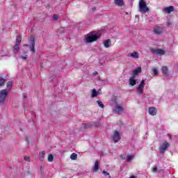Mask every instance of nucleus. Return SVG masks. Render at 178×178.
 <instances>
[{
	"label": "nucleus",
	"mask_w": 178,
	"mask_h": 178,
	"mask_svg": "<svg viewBox=\"0 0 178 178\" xmlns=\"http://www.w3.org/2000/svg\"><path fill=\"white\" fill-rule=\"evenodd\" d=\"M101 37V33H90L85 35L84 41L86 44H90L97 41L98 38Z\"/></svg>",
	"instance_id": "f257e3e1"
},
{
	"label": "nucleus",
	"mask_w": 178,
	"mask_h": 178,
	"mask_svg": "<svg viewBox=\"0 0 178 178\" xmlns=\"http://www.w3.org/2000/svg\"><path fill=\"white\" fill-rule=\"evenodd\" d=\"M111 106L113 108V113H116V115H121V113H123V111H124V108L122 106V104L119 103L118 99L113 102Z\"/></svg>",
	"instance_id": "f03ea898"
},
{
	"label": "nucleus",
	"mask_w": 178,
	"mask_h": 178,
	"mask_svg": "<svg viewBox=\"0 0 178 178\" xmlns=\"http://www.w3.org/2000/svg\"><path fill=\"white\" fill-rule=\"evenodd\" d=\"M138 10L140 13H147V12H149V9L147 6V3L144 0H140Z\"/></svg>",
	"instance_id": "7ed1b4c3"
},
{
	"label": "nucleus",
	"mask_w": 178,
	"mask_h": 178,
	"mask_svg": "<svg viewBox=\"0 0 178 178\" xmlns=\"http://www.w3.org/2000/svg\"><path fill=\"white\" fill-rule=\"evenodd\" d=\"M144 87H145V80H142L138 86L136 88L138 94H143L144 92Z\"/></svg>",
	"instance_id": "20e7f679"
},
{
	"label": "nucleus",
	"mask_w": 178,
	"mask_h": 178,
	"mask_svg": "<svg viewBox=\"0 0 178 178\" xmlns=\"http://www.w3.org/2000/svg\"><path fill=\"white\" fill-rule=\"evenodd\" d=\"M8 97V92L6 90L3 89L0 91V104H3L5 99Z\"/></svg>",
	"instance_id": "39448f33"
},
{
	"label": "nucleus",
	"mask_w": 178,
	"mask_h": 178,
	"mask_svg": "<svg viewBox=\"0 0 178 178\" xmlns=\"http://www.w3.org/2000/svg\"><path fill=\"white\" fill-rule=\"evenodd\" d=\"M98 126H99V122H89L88 124H82V128L83 129H88L90 127H98Z\"/></svg>",
	"instance_id": "423d86ee"
},
{
	"label": "nucleus",
	"mask_w": 178,
	"mask_h": 178,
	"mask_svg": "<svg viewBox=\"0 0 178 178\" xmlns=\"http://www.w3.org/2000/svg\"><path fill=\"white\" fill-rule=\"evenodd\" d=\"M111 138L113 141H114V143H119V141L120 140V133H119V131H114L111 136Z\"/></svg>",
	"instance_id": "0eeeda50"
},
{
	"label": "nucleus",
	"mask_w": 178,
	"mask_h": 178,
	"mask_svg": "<svg viewBox=\"0 0 178 178\" xmlns=\"http://www.w3.org/2000/svg\"><path fill=\"white\" fill-rule=\"evenodd\" d=\"M151 52L154 55H157L158 56H162V55H165V51L162 49H151Z\"/></svg>",
	"instance_id": "6e6552de"
},
{
	"label": "nucleus",
	"mask_w": 178,
	"mask_h": 178,
	"mask_svg": "<svg viewBox=\"0 0 178 178\" xmlns=\"http://www.w3.org/2000/svg\"><path fill=\"white\" fill-rule=\"evenodd\" d=\"M168 148H169V143L168 142L163 143L159 147L160 152L165 154V150L168 149Z\"/></svg>",
	"instance_id": "1a4fd4ad"
},
{
	"label": "nucleus",
	"mask_w": 178,
	"mask_h": 178,
	"mask_svg": "<svg viewBox=\"0 0 178 178\" xmlns=\"http://www.w3.org/2000/svg\"><path fill=\"white\" fill-rule=\"evenodd\" d=\"M29 45L31 52H35V49H34V45H35V42L34 41V36H31L29 39Z\"/></svg>",
	"instance_id": "9d476101"
},
{
	"label": "nucleus",
	"mask_w": 178,
	"mask_h": 178,
	"mask_svg": "<svg viewBox=\"0 0 178 178\" xmlns=\"http://www.w3.org/2000/svg\"><path fill=\"white\" fill-rule=\"evenodd\" d=\"M103 45L104 48H111V45H112V40H111V39L104 40Z\"/></svg>",
	"instance_id": "9b49d317"
},
{
	"label": "nucleus",
	"mask_w": 178,
	"mask_h": 178,
	"mask_svg": "<svg viewBox=\"0 0 178 178\" xmlns=\"http://www.w3.org/2000/svg\"><path fill=\"white\" fill-rule=\"evenodd\" d=\"M137 84V79H136L135 76H131L129 78V86H134Z\"/></svg>",
	"instance_id": "f8f14e48"
},
{
	"label": "nucleus",
	"mask_w": 178,
	"mask_h": 178,
	"mask_svg": "<svg viewBox=\"0 0 178 178\" xmlns=\"http://www.w3.org/2000/svg\"><path fill=\"white\" fill-rule=\"evenodd\" d=\"M154 34H162L163 32V29L162 28H160L159 26H154L153 30Z\"/></svg>",
	"instance_id": "ddd939ff"
},
{
	"label": "nucleus",
	"mask_w": 178,
	"mask_h": 178,
	"mask_svg": "<svg viewBox=\"0 0 178 178\" xmlns=\"http://www.w3.org/2000/svg\"><path fill=\"white\" fill-rule=\"evenodd\" d=\"M161 72L165 76H169V68L168 67V66H163L161 67Z\"/></svg>",
	"instance_id": "4468645a"
},
{
	"label": "nucleus",
	"mask_w": 178,
	"mask_h": 178,
	"mask_svg": "<svg viewBox=\"0 0 178 178\" xmlns=\"http://www.w3.org/2000/svg\"><path fill=\"white\" fill-rule=\"evenodd\" d=\"M163 10L165 12V13H170L175 10V7L170 6L169 7H165Z\"/></svg>",
	"instance_id": "2eb2a0df"
},
{
	"label": "nucleus",
	"mask_w": 178,
	"mask_h": 178,
	"mask_svg": "<svg viewBox=\"0 0 178 178\" xmlns=\"http://www.w3.org/2000/svg\"><path fill=\"white\" fill-rule=\"evenodd\" d=\"M129 56L134 59H138L140 58V54H138V52L137 51H134L129 54Z\"/></svg>",
	"instance_id": "dca6fc26"
},
{
	"label": "nucleus",
	"mask_w": 178,
	"mask_h": 178,
	"mask_svg": "<svg viewBox=\"0 0 178 178\" xmlns=\"http://www.w3.org/2000/svg\"><path fill=\"white\" fill-rule=\"evenodd\" d=\"M141 73V67H138V68L134 70L132 76H134L135 77Z\"/></svg>",
	"instance_id": "f3484780"
},
{
	"label": "nucleus",
	"mask_w": 178,
	"mask_h": 178,
	"mask_svg": "<svg viewBox=\"0 0 178 178\" xmlns=\"http://www.w3.org/2000/svg\"><path fill=\"white\" fill-rule=\"evenodd\" d=\"M149 115H152V116H155V115H156V108L154 107H150L149 108Z\"/></svg>",
	"instance_id": "a211bd4d"
},
{
	"label": "nucleus",
	"mask_w": 178,
	"mask_h": 178,
	"mask_svg": "<svg viewBox=\"0 0 178 178\" xmlns=\"http://www.w3.org/2000/svg\"><path fill=\"white\" fill-rule=\"evenodd\" d=\"M114 3L117 5V6H123L124 1L123 0H114Z\"/></svg>",
	"instance_id": "6ab92c4d"
},
{
	"label": "nucleus",
	"mask_w": 178,
	"mask_h": 178,
	"mask_svg": "<svg viewBox=\"0 0 178 178\" xmlns=\"http://www.w3.org/2000/svg\"><path fill=\"white\" fill-rule=\"evenodd\" d=\"M20 44L15 43V45L13 47V52L15 54H17L19 52V49H20Z\"/></svg>",
	"instance_id": "aec40b11"
},
{
	"label": "nucleus",
	"mask_w": 178,
	"mask_h": 178,
	"mask_svg": "<svg viewBox=\"0 0 178 178\" xmlns=\"http://www.w3.org/2000/svg\"><path fill=\"white\" fill-rule=\"evenodd\" d=\"M98 169H99V162L97 161H95V163L93 168V171L98 172Z\"/></svg>",
	"instance_id": "412c9836"
},
{
	"label": "nucleus",
	"mask_w": 178,
	"mask_h": 178,
	"mask_svg": "<svg viewBox=\"0 0 178 178\" xmlns=\"http://www.w3.org/2000/svg\"><path fill=\"white\" fill-rule=\"evenodd\" d=\"M44 158H45V152H42L39 154V159L40 161H44Z\"/></svg>",
	"instance_id": "4be33fe9"
},
{
	"label": "nucleus",
	"mask_w": 178,
	"mask_h": 178,
	"mask_svg": "<svg viewBox=\"0 0 178 178\" xmlns=\"http://www.w3.org/2000/svg\"><path fill=\"white\" fill-rule=\"evenodd\" d=\"M91 97H92V98H95V97H98V93L97 92V90L93 89L92 90Z\"/></svg>",
	"instance_id": "5701e85b"
},
{
	"label": "nucleus",
	"mask_w": 178,
	"mask_h": 178,
	"mask_svg": "<svg viewBox=\"0 0 178 178\" xmlns=\"http://www.w3.org/2000/svg\"><path fill=\"white\" fill-rule=\"evenodd\" d=\"M152 75L153 76H158V68H156V67H154V68H152Z\"/></svg>",
	"instance_id": "b1692460"
},
{
	"label": "nucleus",
	"mask_w": 178,
	"mask_h": 178,
	"mask_svg": "<svg viewBox=\"0 0 178 178\" xmlns=\"http://www.w3.org/2000/svg\"><path fill=\"white\" fill-rule=\"evenodd\" d=\"M70 158L72 161H76V159H77V154L72 153L70 156Z\"/></svg>",
	"instance_id": "393cba45"
},
{
	"label": "nucleus",
	"mask_w": 178,
	"mask_h": 178,
	"mask_svg": "<svg viewBox=\"0 0 178 178\" xmlns=\"http://www.w3.org/2000/svg\"><path fill=\"white\" fill-rule=\"evenodd\" d=\"M20 42H22V36L18 35L16 38V44H18L20 45Z\"/></svg>",
	"instance_id": "a878e982"
},
{
	"label": "nucleus",
	"mask_w": 178,
	"mask_h": 178,
	"mask_svg": "<svg viewBox=\"0 0 178 178\" xmlns=\"http://www.w3.org/2000/svg\"><path fill=\"white\" fill-rule=\"evenodd\" d=\"M13 85V82L12 81H9L7 83V88L10 90V88H12V86Z\"/></svg>",
	"instance_id": "bb28decb"
},
{
	"label": "nucleus",
	"mask_w": 178,
	"mask_h": 178,
	"mask_svg": "<svg viewBox=\"0 0 178 178\" xmlns=\"http://www.w3.org/2000/svg\"><path fill=\"white\" fill-rule=\"evenodd\" d=\"M47 159L49 162H54V155L49 154Z\"/></svg>",
	"instance_id": "cd10ccee"
},
{
	"label": "nucleus",
	"mask_w": 178,
	"mask_h": 178,
	"mask_svg": "<svg viewBox=\"0 0 178 178\" xmlns=\"http://www.w3.org/2000/svg\"><path fill=\"white\" fill-rule=\"evenodd\" d=\"M5 81H6L5 79L0 77V87L5 84Z\"/></svg>",
	"instance_id": "c85d7f7f"
},
{
	"label": "nucleus",
	"mask_w": 178,
	"mask_h": 178,
	"mask_svg": "<svg viewBox=\"0 0 178 178\" xmlns=\"http://www.w3.org/2000/svg\"><path fill=\"white\" fill-rule=\"evenodd\" d=\"M132 159H134V155H129L128 156H127V161H128L129 162Z\"/></svg>",
	"instance_id": "c756f323"
},
{
	"label": "nucleus",
	"mask_w": 178,
	"mask_h": 178,
	"mask_svg": "<svg viewBox=\"0 0 178 178\" xmlns=\"http://www.w3.org/2000/svg\"><path fill=\"white\" fill-rule=\"evenodd\" d=\"M97 103L99 105V106H100V108H104L105 107V106L103 104L102 102L98 100L97 102Z\"/></svg>",
	"instance_id": "7c9ffc66"
},
{
	"label": "nucleus",
	"mask_w": 178,
	"mask_h": 178,
	"mask_svg": "<svg viewBox=\"0 0 178 178\" xmlns=\"http://www.w3.org/2000/svg\"><path fill=\"white\" fill-rule=\"evenodd\" d=\"M24 160L26 161L27 162H30V156H24Z\"/></svg>",
	"instance_id": "2f4dec72"
},
{
	"label": "nucleus",
	"mask_w": 178,
	"mask_h": 178,
	"mask_svg": "<svg viewBox=\"0 0 178 178\" xmlns=\"http://www.w3.org/2000/svg\"><path fill=\"white\" fill-rule=\"evenodd\" d=\"M53 19L54 20H58V19H59V16L56 15H53Z\"/></svg>",
	"instance_id": "473e14b6"
},
{
	"label": "nucleus",
	"mask_w": 178,
	"mask_h": 178,
	"mask_svg": "<svg viewBox=\"0 0 178 178\" xmlns=\"http://www.w3.org/2000/svg\"><path fill=\"white\" fill-rule=\"evenodd\" d=\"M103 175H104V176H109V173L105 170L103 171Z\"/></svg>",
	"instance_id": "72a5a7b5"
},
{
	"label": "nucleus",
	"mask_w": 178,
	"mask_h": 178,
	"mask_svg": "<svg viewBox=\"0 0 178 178\" xmlns=\"http://www.w3.org/2000/svg\"><path fill=\"white\" fill-rule=\"evenodd\" d=\"M97 92V95H101V94H102V91L101 90V89H99V90Z\"/></svg>",
	"instance_id": "f704fd0d"
},
{
	"label": "nucleus",
	"mask_w": 178,
	"mask_h": 178,
	"mask_svg": "<svg viewBox=\"0 0 178 178\" xmlns=\"http://www.w3.org/2000/svg\"><path fill=\"white\" fill-rule=\"evenodd\" d=\"M156 170H158V168H156V166L154 167L152 169V172H156Z\"/></svg>",
	"instance_id": "c9c22d12"
},
{
	"label": "nucleus",
	"mask_w": 178,
	"mask_h": 178,
	"mask_svg": "<svg viewBox=\"0 0 178 178\" xmlns=\"http://www.w3.org/2000/svg\"><path fill=\"white\" fill-rule=\"evenodd\" d=\"M21 58H22V59H23L24 60H26V59H27V56H22Z\"/></svg>",
	"instance_id": "e433bc0d"
},
{
	"label": "nucleus",
	"mask_w": 178,
	"mask_h": 178,
	"mask_svg": "<svg viewBox=\"0 0 178 178\" xmlns=\"http://www.w3.org/2000/svg\"><path fill=\"white\" fill-rule=\"evenodd\" d=\"M23 98H24V99H26V98H27V94L24 93L23 94Z\"/></svg>",
	"instance_id": "4c0bfd02"
},
{
	"label": "nucleus",
	"mask_w": 178,
	"mask_h": 178,
	"mask_svg": "<svg viewBox=\"0 0 178 178\" xmlns=\"http://www.w3.org/2000/svg\"><path fill=\"white\" fill-rule=\"evenodd\" d=\"M93 74H94V76H97V74H98V72H95L93 73Z\"/></svg>",
	"instance_id": "58836bf2"
},
{
	"label": "nucleus",
	"mask_w": 178,
	"mask_h": 178,
	"mask_svg": "<svg viewBox=\"0 0 178 178\" xmlns=\"http://www.w3.org/2000/svg\"><path fill=\"white\" fill-rule=\"evenodd\" d=\"M121 158H122V159H126V157H124V155L121 156Z\"/></svg>",
	"instance_id": "ea45409f"
},
{
	"label": "nucleus",
	"mask_w": 178,
	"mask_h": 178,
	"mask_svg": "<svg viewBox=\"0 0 178 178\" xmlns=\"http://www.w3.org/2000/svg\"><path fill=\"white\" fill-rule=\"evenodd\" d=\"M129 178H137V177H136V176H131Z\"/></svg>",
	"instance_id": "a19ab883"
},
{
	"label": "nucleus",
	"mask_w": 178,
	"mask_h": 178,
	"mask_svg": "<svg viewBox=\"0 0 178 178\" xmlns=\"http://www.w3.org/2000/svg\"><path fill=\"white\" fill-rule=\"evenodd\" d=\"M95 9H96L95 7H93V8H92V10L94 11V10H95Z\"/></svg>",
	"instance_id": "79ce46f5"
},
{
	"label": "nucleus",
	"mask_w": 178,
	"mask_h": 178,
	"mask_svg": "<svg viewBox=\"0 0 178 178\" xmlns=\"http://www.w3.org/2000/svg\"><path fill=\"white\" fill-rule=\"evenodd\" d=\"M1 56H5V55H3V54L2 53H1Z\"/></svg>",
	"instance_id": "37998d69"
}]
</instances>
